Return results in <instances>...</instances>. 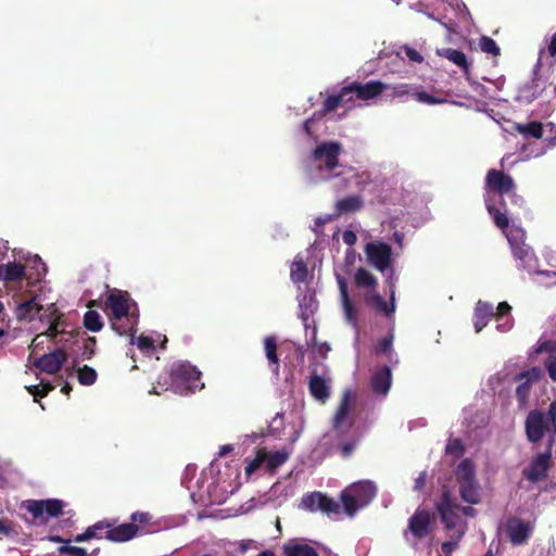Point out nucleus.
<instances>
[{"mask_svg":"<svg viewBox=\"0 0 556 556\" xmlns=\"http://www.w3.org/2000/svg\"><path fill=\"white\" fill-rule=\"evenodd\" d=\"M552 463V450L546 447V451L538 454L532 458L529 466L523 469L522 475L531 482L543 480L547 476V471Z\"/></svg>","mask_w":556,"mask_h":556,"instance_id":"nucleus-10","label":"nucleus"},{"mask_svg":"<svg viewBox=\"0 0 556 556\" xmlns=\"http://www.w3.org/2000/svg\"><path fill=\"white\" fill-rule=\"evenodd\" d=\"M318 510L325 513V514H339L341 510L340 504L336 502L332 497L327 496L326 494L321 493V496L319 498V508Z\"/></svg>","mask_w":556,"mask_h":556,"instance_id":"nucleus-40","label":"nucleus"},{"mask_svg":"<svg viewBox=\"0 0 556 556\" xmlns=\"http://www.w3.org/2000/svg\"><path fill=\"white\" fill-rule=\"evenodd\" d=\"M445 453L447 455L454 456L455 458H460L465 453V445L463 441L457 438L448 439L445 446Z\"/></svg>","mask_w":556,"mask_h":556,"instance_id":"nucleus-45","label":"nucleus"},{"mask_svg":"<svg viewBox=\"0 0 556 556\" xmlns=\"http://www.w3.org/2000/svg\"><path fill=\"white\" fill-rule=\"evenodd\" d=\"M265 463V454L263 450H258L255 457L251 459L245 466V475L251 476L254 471H256L263 464Z\"/></svg>","mask_w":556,"mask_h":556,"instance_id":"nucleus-48","label":"nucleus"},{"mask_svg":"<svg viewBox=\"0 0 556 556\" xmlns=\"http://www.w3.org/2000/svg\"><path fill=\"white\" fill-rule=\"evenodd\" d=\"M488 212L493 217L494 224L500 229H505L508 227L509 220L505 213H502L495 205L486 204Z\"/></svg>","mask_w":556,"mask_h":556,"instance_id":"nucleus-44","label":"nucleus"},{"mask_svg":"<svg viewBox=\"0 0 556 556\" xmlns=\"http://www.w3.org/2000/svg\"><path fill=\"white\" fill-rule=\"evenodd\" d=\"M351 401H352V393L351 391L346 390L340 401V404L338 406V409L336 412V415L333 417V427L339 428L341 427L344 421L346 420L350 408H351Z\"/></svg>","mask_w":556,"mask_h":556,"instance_id":"nucleus-30","label":"nucleus"},{"mask_svg":"<svg viewBox=\"0 0 556 556\" xmlns=\"http://www.w3.org/2000/svg\"><path fill=\"white\" fill-rule=\"evenodd\" d=\"M173 390L177 394L193 393L197 390H202L204 383L201 382V372L195 366L187 362L174 363L164 377V382L161 378L157 380V386H153L150 393L160 394L157 390Z\"/></svg>","mask_w":556,"mask_h":556,"instance_id":"nucleus-1","label":"nucleus"},{"mask_svg":"<svg viewBox=\"0 0 556 556\" xmlns=\"http://www.w3.org/2000/svg\"><path fill=\"white\" fill-rule=\"evenodd\" d=\"M464 534H465V530L464 529H459L457 531V533H453L451 535V540L450 541H445V542L442 543V545H441L442 553L445 556H452V553L457 548L458 542L462 540Z\"/></svg>","mask_w":556,"mask_h":556,"instance_id":"nucleus-42","label":"nucleus"},{"mask_svg":"<svg viewBox=\"0 0 556 556\" xmlns=\"http://www.w3.org/2000/svg\"><path fill=\"white\" fill-rule=\"evenodd\" d=\"M340 498H341L344 511L351 517L354 516L355 513L359 508L363 507V506H361L357 498L355 497V495L352 493V491L350 489L343 490Z\"/></svg>","mask_w":556,"mask_h":556,"instance_id":"nucleus-36","label":"nucleus"},{"mask_svg":"<svg viewBox=\"0 0 556 556\" xmlns=\"http://www.w3.org/2000/svg\"><path fill=\"white\" fill-rule=\"evenodd\" d=\"M361 506H366L376 496V488L371 482H358L349 488Z\"/></svg>","mask_w":556,"mask_h":556,"instance_id":"nucleus-25","label":"nucleus"},{"mask_svg":"<svg viewBox=\"0 0 556 556\" xmlns=\"http://www.w3.org/2000/svg\"><path fill=\"white\" fill-rule=\"evenodd\" d=\"M426 478H427V472L421 471L419 473V476L414 481V490L415 491H421L425 488Z\"/></svg>","mask_w":556,"mask_h":556,"instance_id":"nucleus-61","label":"nucleus"},{"mask_svg":"<svg viewBox=\"0 0 556 556\" xmlns=\"http://www.w3.org/2000/svg\"><path fill=\"white\" fill-rule=\"evenodd\" d=\"M130 523H147L150 520V515L148 513L135 511L130 516Z\"/></svg>","mask_w":556,"mask_h":556,"instance_id":"nucleus-57","label":"nucleus"},{"mask_svg":"<svg viewBox=\"0 0 556 556\" xmlns=\"http://www.w3.org/2000/svg\"><path fill=\"white\" fill-rule=\"evenodd\" d=\"M104 538L113 543H124L132 540L139 532L138 525L135 523H122L111 528H105Z\"/></svg>","mask_w":556,"mask_h":556,"instance_id":"nucleus-16","label":"nucleus"},{"mask_svg":"<svg viewBox=\"0 0 556 556\" xmlns=\"http://www.w3.org/2000/svg\"><path fill=\"white\" fill-rule=\"evenodd\" d=\"M263 453L265 454L266 470L270 473H273L278 467L282 466L289 459V453L286 451L267 453L263 450Z\"/></svg>","mask_w":556,"mask_h":556,"instance_id":"nucleus-33","label":"nucleus"},{"mask_svg":"<svg viewBox=\"0 0 556 556\" xmlns=\"http://www.w3.org/2000/svg\"><path fill=\"white\" fill-rule=\"evenodd\" d=\"M139 312L129 314V316L122 317L121 320L114 325L111 324L112 330L118 336L129 337V343L135 344V334L138 331Z\"/></svg>","mask_w":556,"mask_h":556,"instance_id":"nucleus-17","label":"nucleus"},{"mask_svg":"<svg viewBox=\"0 0 556 556\" xmlns=\"http://www.w3.org/2000/svg\"><path fill=\"white\" fill-rule=\"evenodd\" d=\"M392 374L389 366L378 368L371 376L370 387L374 393L386 395L391 387Z\"/></svg>","mask_w":556,"mask_h":556,"instance_id":"nucleus-18","label":"nucleus"},{"mask_svg":"<svg viewBox=\"0 0 556 556\" xmlns=\"http://www.w3.org/2000/svg\"><path fill=\"white\" fill-rule=\"evenodd\" d=\"M387 89V85L380 80H369L365 84L359 81H353L352 84L344 86V90L348 91L349 97H352V102L355 99L362 101H368L377 98Z\"/></svg>","mask_w":556,"mask_h":556,"instance_id":"nucleus-8","label":"nucleus"},{"mask_svg":"<svg viewBox=\"0 0 556 556\" xmlns=\"http://www.w3.org/2000/svg\"><path fill=\"white\" fill-rule=\"evenodd\" d=\"M538 378L539 369L535 367L531 370L521 371L516 375L515 380L520 382L516 388V399L519 408H525L528 406L533 382Z\"/></svg>","mask_w":556,"mask_h":556,"instance_id":"nucleus-12","label":"nucleus"},{"mask_svg":"<svg viewBox=\"0 0 556 556\" xmlns=\"http://www.w3.org/2000/svg\"><path fill=\"white\" fill-rule=\"evenodd\" d=\"M355 442H346L340 445V451L343 457H349L355 450Z\"/></svg>","mask_w":556,"mask_h":556,"instance_id":"nucleus-60","label":"nucleus"},{"mask_svg":"<svg viewBox=\"0 0 556 556\" xmlns=\"http://www.w3.org/2000/svg\"><path fill=\"white\" fill-rule=\"evenodd\" d=\"M105 305L110 309V324L116 325L122 317L139 312L137 302L131 299L127 291L114 289L105 300Z\"/></svg>","mask_w":556,"mask_h":556,"instance_id":"nucleus-4","label":"nucleus"},{"mask_svg":"<svg viewBox=\"0 0 556 556\" xmlns=\"http://www.w3.org/2000/svg\"><path fill=\"white\" fill-rule=\"evenodd\" d=\"M366 255L369 263L378 270H386L391 263V247L383 242H370L366 245Z\"/></svg>","mask_w":556,"mask_h":556,"instance_id":"nucleus-11","label":"nucleus"},{"mask_svg":"<svg viewBox=\"0 0 556 556\" xmlns=\"http://www.w3.org/2000/svg\"><path fill=\"white\" fill-rule=\"evenodd\" d=\"M547 50L551 56H556V31L552 36L549 43L547 46Z\"/></svg>","mask_w":556,"mask_h":556,"instance_id":"nucleus-64","label":"nucleus"},{"mask_svg":"<svg viewBox=\"0 0 556 556\" xmlns=\"http://www.w3.org/2000/svg\"><path fill=\"white\" fill-rule=\"evenodd\" d=\"M277 341L273 336H268L264 339V351L268 361L270 371L278 377L280 371V359L277 354Z\"/></svg>","mask_w":556,"mask_h":556,"instance_id":"nucleus-22","label":"nucleus"},{"mask_svg":"<svg viewBox=\"0 0 556 556\" xmlns=\"http://www.w3.org/2000/svg\"><path fill=\"white\" fill-rule=\"evenodd\" d=\"M459 508L460 505L452 497L451 491L444 486L441 500L435 504V509L446 530H455L456 532L459 529L465 530L466 527L458 515Z\"/></svg>","mask_w":556,"mask_h":556,"instance_id":"nucleus-6","label":"nucleus"},{"mask_svg":"<svg viewBox=\"0 0 556 556\" xmlns=\"http://www.w3.org/2000/svg\"><path fill=\"white\" fill-rule=\"evenodd\" d=\"M282 549L285 556H319L313 546L296 541L286 543Z\"/></svg>","mask_w":556,"mask_h":556,"instance_id":"nucleus-28","label":"nucleus"},{"mask_svg":"<svg viewBox=\"0 0 556 556\" xmlns=\"http://www.w3.org/2000/svg\"><path fill=\"white\" fill-rule=\"evenodd\" d=\"M337 282L340 290L341 303L344 311L345 319L353 326L357 324V315L353 303L349 296L348 283L344 277L338 275Z\"/></svg>","mask_w":556,"mask_h":556,"instance_id":"nucleus-19","label":"nucleus"},{"mask_svg":"<svg viewBox=\"0 0 556 556\" xmlns=\"http://www.w3.org/2000/svg\"><path fill=\"white\" fill-rule=\"evenodd\" d=\"M26 390L28 391L29 394H31L34 396L35 402H39V399H41L40 397V391H41L40 384L26 387Z\"/></svg>","mask_w":556,"mask_h":556,"instance_id":"nucleus-63","label":"nucleus"},{"mask_svg":"<svg viewBox=\"0 0 556 556\" xmlns=\"http://www.w3.org/2000/svg\"><path fill=\"white\" fill-rule=\"evenodd\" d=\"M342 238H343V242L345 244L350 245V247L354 245L356 243V240H357V237H356L355 232L352 231V230H345L343 232Z\"/></svg>","mask_w":556,"mask_h":556,"instance_id":"nucleus-62","label":"nucleus"},{"mask_svg":"<svg viewBox=\"0 0 556 556\" xmlns=\"http://www.w3.org/2000/svg\"><path fill=\"white\" fill-rule=\"evenodd\" d=\"M544 367L547 370L551 380L556 382V355H548L544 361Z\"/></svg>","mask_w":556,"mask_h":556,"instance_id":"nucleus-55","label":"nucleus"},{"mask_svg":"<svg viewBox=\"0 0 556 556\" xmlns=\"http://www.w3.org/2000/svg\"><path fill=\"white\" fill-rule=\"evenodd\" d=\"M354 281L358 288L375 289L377 286L374 275L363 267L356 270Z\"/></svg>","mask_w":556,"mask_h":556,"instance_id":"nucleus-37","label":"nucleus"},{"mask_svg":"<svg viewBox=\"0 0 556 556\" xmlns=\"http://www.w3.org/2000/svg\"><path fill=\"white\" fill-rule=\"evenodd\" d=\"M459 494L462 500L470 505L479 504L481 501L480 485L477 480L459 483Z\"/></svg>","mask_w":556,"mask_h":556,"instance_id":"nucleus-26","label":"nucleus"},{"mask_svg":"<svg viewBox=\"0 0 556 556\" xmlns=\"http://www.w3.org/2000/svg\"><path fill=\"white\" fill-rule=\"evenodd\" d=\"M455 476L458 483L476 480V471L472 460L469 458L463 459L455 470Z\"/></svg>","mask_w":556,"mask_h":556,"instance_id":"nucleus-31","label":"nucleus"},{"mask_svg":"<svg viewBox=\"0 0 556 556\" xmlns=\"http://www.w3.org/2000/svg\"><path fill=\"white\" fill-rule=\"evenodd\" d=\"M67 359V354L63 349H55L53 352L39 357L34 362V366L40 371L49 375H55L60 371Z\"/></svg>","mask_w":556,"mask_h":556,"instance_id":"nucleus-14","label":"nucleus"},{"mask_svg":"<svg viewBox=\"0 0 556 556\" xmlns=\"http://www.w3.org/2000/svg\"><path fill=\"white\" fill-rule=\"evenodd\" d=\"M364 201L361 195L345 197L336 203V211L338 215L355 213L363 208Z\"/></svg>","mask_w":556,"mask_h":556,"instance_id":"nucleus-27","label":"nucleus"},{"mask_svg":"<svg viewBox=\"0 0 556 556\" xmlns=\"http://www.w3.org/2000/svg\"><path fill=\"white\" fill-rule=\"evenodd\" d=\"M484 189L488 193H497L500 195H504L514 191L515 182L508 174L492 168L486 173Z\"/></svg>","mask_w":556,"mask_h":556,"instance_id":"nucleus-9","label":"nucleus"},{"mask_svg":"<svg viewBox=\"0 0 556 556\" xmlns=\"http://www.w3.org/2000/svg\"><path fill=\"white\" fill-rule=\"evenodd\" d=\"M96 344H97V340L94 337H88L84 341V348H83V353H81L83 359H91L92 358V356L94 355Z\"/></svg>","mask_w":556,"mask_h":556,"instance_id":"nucleus-51","label":"nucleus"},{"mask_svg":"<svg viewBox=\"0 0 556 556\" xmlns=\"http://www.w3.org/2000/svg\"><path fill=\"white\" fill-rule=\"evenodd\" d=\"M406 56L414 62L421 63L424 61L422 55L414 48L406 47L405 48Z\"/></svg>","mask_w":556,"mask_h":556,"instance_id":"nucleus-59","label":"nucleus"},{"mask_svg":"<svg viewBox=\"0 0 556 556\" xmlns=\"http://www.w3.org/2000/svg\"><path fill=\"white\" fill-rule=\"evenodd\" d=\"M508 242L511 247L514 257L520 262V267H527L532 260L533 253L531 248L523 241V232L519 229L511 231L507 236Z\"/></svg>","mask_w":556,"mask_h":556,"instance_id":"nucleus-15","label":"nucleus"},{"mask_svg":"<svg viewBox=\"0 0 556 556\" xmlns=\"http://www.w3.org/2000/svg\"><path fill=\"white\" fill-rule=\"evenodd\" d=\"M440 54L442 56L446 58L448 61H451L455 65L459 66L465 72H468L469 64L467 61V56L463 51L447 48V49H444Z\"/></svg>","mask_w":556,"mask_h":556,"instance_id":"nucleus-35","label":"nucleus"},{"mask_svg":"<svg viewBox=\"0 0 556 556\" xmlns=\"http://www.w3.org/2000/svg\"><path fill=\"white\" fill-rule=\"evenodd\" d=\"M308 389L312 396L321 403H325L330 397L329 384L323 377L316 374L311 376Z\"/></svg>","mask_w":556,"mask_h":556,"instance_id":"nucleus-21","label":"nucleus"},{"mask_svg":"<svg viewBox=\"0 0 556 556\" xmlns=\"http://www.w3.org/2000/svg\"><path fill=\"white\" fill-rule=\"evenodd\" d=\"M84 326L92 332H98L103 328L101 316L97 311L89 309L84 315Z\"/></svg>","mask_w":556,"mask_h":556,"instance_id":"nucleus-38","label":"nucleus"},{"mask_svg":"<svg viewBox=\"0 0 556 556\" xmlns=\"http://www.w3.org/2000/svg\"><path fill=\"white\" fill-rule=\"evenodd\" d=\"M415 98L417 101H419L421 103L429 104V105L439 104V103L444 102L443 99L435 98L434 96L429 94L426 91L416 92Z\"/></svg>","mask_w":556,"mask_h":556,"instance_id":"nucleus-53","label":"nucleus"},{"mask_svg":"<svg viewBox=\"0 0 556 556\" xmlns=\"http://www.w3.org/2000/svg\"><path fill=\"white\" fill-rule=\"evenodd\" d=\"M342 152V144L338 141H326L318 144L312 152L315 162L320 163L318 168L333 170L339 166V156Z\"/></svg>","mask_w":556,"mask_h":556,"instance_id":"nucleus-7","label":"nucleus"},{"mask_svg":"<svg viewBox=\"0 0 556 556\" xmlns=\"http://www.w3.org/2000/svg\"><path fill=\"white\" fill-rule=\"evenodd\" d=\"M97 371L88 365H84L78 369L77 379L78 382L83 386L93 384L97 380Z\"/></svg>","mask_w":556,"mask_h":556,"instance_id":"nucleus-41","label":"nucleus"},{"mask_svg":"<svg viewBox=\"0 0 556 556\" xmlns=\"http://www.w3.org/2000/svg\"><path fill=\"white\" fill-rule=\"evenodd\" d=\"M58 552L62 555L87 556V551L84 547L72 546L68 544L58 547Z\"/></svg>","mask_w":556,"mask_h":556,"instance_id":"nucleus-50","label":"nucleus"},{"mask_svg":"<svg viewBox=\"0 0 556 556\" xmlns=\"http://www.w3.org/2000/svg\"><path fill=\"white\" fill-rule=\"evenodd\" d=\"M352 102V97H349L348 91L344 90V87L341 88L339 93L329 96L324 101V113H329L336 111L341 104Z\"/></svg>","mask_w":556,"mask_h":556,"instance_id":"nucleus-32","label":"nucleus"},{"mask_svg":"<svg viewBox=\"0 0 556 556\" xmlns=\"http://www.w3.org/2000/svg\"><path fill=\"white\" fill-rule=\"evenodd\" d=\"M525 432L530 443H539L548 434L546 447L553 448L556 438V400L552 401L547 412L532 409L525 420Z\"/></svg>","mask_w":556,"mask_h":556,"instance_id":"nucleus-2","label":"nucleus"},{"mask_svg":"<svg viewBox=\"0 0 556 556\" xmlns=\"http://www.w3.org/2000/svg\"><path fill=\"white\" fill-rule=\"evenodd\" d=\"M514 129L525 137L540 139L543 137V126L541 122H530L528 124H515Z\"/></svg>","mask_w":556,"mask_h":556,"instance_id":"nucleus-34","label":"nucleus"},{"mask_svg":"<svg viewBox=\"0 0 556 556\" xmlns=\"http://www.w3.org/2000/svg\"><path fill=\"white\" fill-rule=\"evenodd\" d=\"M494 307L492 304L479 300L475 307L473 326L476 332H480L494 317Z\"/></svg>","mask_w":556,"mask_h":556,"instance_id":"nucleus-20","label":"nucleus"},{"mask_svg":"<svg viewBox=\"0 0 556 556\" xmlns=\"http://www.w3.org/2000/svg\"><path fill=\"white\" fill-rule=\"evenodd\" d=\"M25 277V266L21 263L9 262L0 265V279L5 282L21 281Z\"/></svg>","mask_w":556,"mask_h":556,"instance_id":"nucleus-24","label":"nucleus"},{"mask_svg":"<svg viewBox=\"0 0 556 556\" xmlns=\"http://www.w3.org/2000/svg\"><path fill=\"white\" fill-rule=\"evenodd\" d=\"M135 344H137L138 349L143 353H153L155 351L154 341L150 337L140 336L138 338L135 337Z\"/></svg>","mask_w":556,"mask_h":556,"instance_id":"nucleus-49","label":"nucleus"},{"mask_svg":"<svg viewBox=\"0 0 556 556\" xmlns=\"http://www.w3.org/2000/svg\"><path fill=\"white\" fill-rule=\"evenodd\" d=\"M510 305L507 302H501L497 307L495 314V318L500 319L502 316L508 315L510 313Z\"/></svg>","mask_w":556,"mask_h":556,"instance_id":"nucleus-58","label":"nucleus"},{"mask_svg":"<svg viewBox=\"0 0 556 556\" xmlns=\"http://www.w3.org/2000/svg\"><path fill=\"white\" fill-rule=\"evenodd\" d=\"M116 520L104 519L96 522L94 525L88 527L85 532L77 534L74 538V542L81 543L92 539H102L101 531L105 530V528H111Z\"/></svg>","mask_w":556,"mask_h":556,"instance_id":"nucleus-23","label":"nucleus"},{"mask_svg":"<svg viewBox=\"0 0 556 556\" xmlns=\"http://www.w3.org/2000/svg\"><path fill=\"white\" fill-rule=\"evenodd\" d=\"M37 525H47L50 518L63 515L65 503L59 498L27 500L22 504Z\"/></svg>","mask_w":556,"mask_h":556,"instance_id":"nucleus-3","label":"nucleus"},{"mask_svg":"<svg viewBox=\"0 0 556 556\" xmlns=\"http://www.w3.org/2000/svg\"><path fill=\"white\" fill-rule=\"evenodd\" d=\"M531 531L530 522L519 517H510L506 521V534L513 545L519 546L526 543Z\"/></svg>","mask_w":556,"mask_h":556,"instance_id":"nucleus-13","label":"nucleus"},{"mask_svg":"<svg viewBox=\"0 0 556 556\" xmlns=\"http://www.w3.org/2000/svg\"><path fill=\"white\" fill-rule=\"evenodd\" d=\"M62 318H63V315L62 314H58L53 320L51 321L49 328L47 329V331L45 333H42L43 336H47L51 339H54L59 333H61L62 331L59 330V327L63 324L62 323Z\"/></svg>","mask_w":556,"mask_h":556,"instance_id":"nucleus-52","label":"nucleus"},{"mask_svg":"<svg viewBox=\"0 0 556 556\" xmlns=\"http://www.w3.org/2000/svg\"><path fill=\"white\" fill-rule=\"evenodd\" d=\"M307 277V266L303 260H294L291 266V279L294 282H303Z\"/></svg>","mask_w":556,"mask_h":556,"instance_id":"nucleus-39","label":"nucleus"},{"mask_svg":"<svg viewBox=\"0 0 556 556\" xmlns=\"http://www.w3.org/2000/svg\"><path fill=\"white\" fill-rule=\"evenodd\" d=\"M393 342V336L390 334L388 337L382 338L376 345L375 351L377 354H387L391 351Z\"/></svg>","mask_w":556,"mask_h":556,"instance_id":"nucleus-54","label":"nucleus"},{"mask_svg":"<svg viewBox=\"0 0 556 556\" xmlns=\"http://www.w3.org/2000/svg\"><path fill=\"white\" fill-rule=\"evenodd\" d=\"M42 309V306L39 305L35 299L25 301L20 303L16 307V318L18 320H33L39 312Z\"/></svg>","mask_w":556,"mask_h":556,"instance_id":"nucleus-29","label":"nucleus"},{"mask_svg":"<svg viewBox=\"0 0 556 556\" xmlns=\"http://www.w3.org/2000/svg\"><path fill=\"white\" fill-rule=\"evenodd\" d=\"M372 303L378 311L384 313L387 316H391L394 313L395 305L393 302V295L391 296V305H389L379 294L372 296Z\"/></svg>","mask_w":556,"mask_h":556,"instance_id":"nucleus-47","label":"nucleus"},{"mask_svg":"<svg viewBox=\"0 0 556 556\" xmlns=\"http://www.w3.org/2000/svg\"><path fill=\"white\" fill-rule=\"evenodd\" d=\"M538 352L539 353H542V352H546V353H551V355L553 353L556 352V340H546V341H543L539 349H538Z\"/></svg>","mask_w":556,"mask_h":556,"instance_id":"nucleus-56","label":"nucleus"},{"mask_svg":"<svg viewBox=\"0 0 556 556\" xmlns=\"http://www.w3.org/2000/svg\"><path fill=\"white\" fill-rule=\"evenodd\" d=\"M437 527V518L433 511L418 507L407 520V529L404 535L410 534L415 540H424L429 536Z\"/></svg>","mask_w":556,"mask_h":556,"instance_id":"nucleus-5","label":"nucleus"},{"mask_svg":"<svg viewBox=\"0 0 556 556\" xmlns=\"http://www.w3.org/2000/svg\"><path fill=\"white\" fill-rule=\"evenodd\" d=\"M320 492H312L302 496L301 505L308 511H317L319 508Z\"/></svg>","mask_w":556,"mask_h":556,"instance_id":"nucleus-43","label":"nucleus"},{"mask_svg":"<svg viewBox=\"0 0 556 556\" xmlns=\"http://www.w3.org/2000/svg\"><path fill=\"white\" fill-rule=\"evenodd\" d=\"M480 49L488 54L497 56L501 54V49L491 37L482 36L479 40Z\"/></svg>","mask_w":556,"mask_h":556,"instance_id":"nucleus-46","label":"nucleus"}]
</instances>
